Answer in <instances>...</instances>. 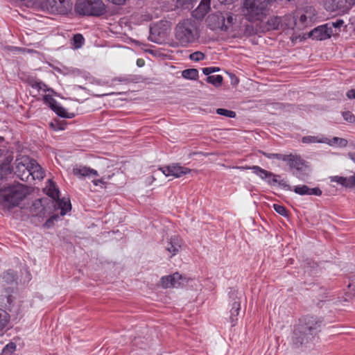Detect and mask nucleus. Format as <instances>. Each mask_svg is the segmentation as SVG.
Instances as JSON below:
<instances>
[{
    "instance_id": "de8ad7c7",
    "label": "nucleus",
    "mask_w": 355,
    "mask_h": 355,
    "mask_svg": "<svg viewBox=\"0 0 355 355\" xmlns=\"http://www.w3.org/2000/svg\"><path fill=\"white\" fill-rule=\"evenodd\" d=\"M59 216L58 214L53 215L46 221L44 226L50 227L53 224L54 221L57 220Z\"/></svg>"
},
{
    "instance_id": "f8f14e48",
    "label": "nucleus",
    "mask_w": 355,
    "mask_h": 355,
    "mask_svg": "<svg viewBox=\"0 0 355 355\" xmlns=\"http://www.w3.org/2000/svg\"><path fill=\"white\" fill-rule=\"evenodd\" d=\"M329 25V24H326L315 28L309 33V37L316 40H324L329 38L333 34V30Z\"/></svg>"
},
{
    "instance_id": "e433bc0d",
    "label": "nucleus",
    "mask_w": 355,
    "mask_h": 355,
    "mask_svg": "<svg viewBox=\"0 0 355 355\" xmlns=\"http://www.w3.org/2000/svg\"><path fill=\"white\" fill-rule=\"evenodd\" d=\"M224 16L225 17V25L227 26H225V29L223 31H227L229 27L234 24L236 19L233 15L229 12L225 13Z\"/></svg>"
},
{
    "instance_id": "a211bd4d",
    "label": "nucleus",
    "mask_w": 355,
    "mask_h": 355,
    "mask_svg": "<svg viewBox=\"0 0 355 355\" xmlns=\"http://www.w3.org/2000/svg\"><path fill=\"white\" fill-rule=\"evenodd\" d=\"M73 173L74 175L79 178H94L98 176V173L96 170L91 168L85 166H78L73 168Z\"/></svg>"
},
{
    "instance_id": "7ed1b4c3",
    "label": "nucleus",
    "mask_w": 355,
    "mask_h": 355,
    "mask_svg": "<svg viewBox=\"0 0 355 355\" xmlns=\"http://www.w3.org/2000/svg\"><path fill=\"white\" fill-rule=\"evenodd\" d=\"M272 0H244L243 13L250 21H261L267 15Z\"/></svg>"
},
{
    "instance_id": "aec40b11",
    "label": "nucleus",
    "mask_w": 355,
    "mask_h": 355,
    "mask_svg": "<svg viewBox=\"0 0 355 355\" xmlns=\"http://www.w3.org/2000/svg\"><path fill=\"white\" fill-rule=\"evenodd\" d=\"M331 182H337L338 184L346 188L355 187V175H352L349 178L335 175L329 178Z\"/></svg>"
},
{
    "instance_id": "ea45409f",
    "label": "nucleus",
    "mask_w": 355,
    "mask_h": 355,
    "mask_svg": "<svg viewBox=\"0 0 355 355\" xmlns=\"http://www.w3.org/2000/svg\"><path fill=\"white\" fill-rule=\"evenodd\" d=\"M273 208L279 214L283 216H288V212L285 207L278 205V204H274Z\"/></svg>"
},
{
    "instance_id": "bb28decb",
    "label": "nucleus",
    "mask_w": 355,
    "mask_h": 355,
    "mask_svg": "<svg viewBox=\"0 0 355 355\" xmlns=\"http://www.w3.org/2000/svg\"><path fill=\"white\" fill-rule=\"evenodd\" d=\"M311 169L309 166L306 164L304 165V168L302 170H297L293 173L294 175H295L298 179L304 181L306 180L310 173Z\"/></svg>"
},
{
    "instance_id": "49530a36",
    "label": "nucleus",
    "mask_w": 355,
    "mask_h": 355,
    "mask_svg": "<svg viewBox=\"0 0 355 355\" xmlns=\"http://www.w3.org/2000/svg\"><path fill=\"white\" fill-rule=\"evenodd\" d=\"M313 15H314V13H310V14H309V15L302 14L300 17L299 21L300 24H302V25H304L307 21L308 19H309V21H311L312 20Z\"/></svg>"
},
{
    "instance_id": "864d4df0",
    "label": "nucleus",
    "mask_w": 355,
    "mask_h": 355,
    "mask_svg": "<svg viewBox=\"0 0 355 355\" xmlns=\"http://www.w3.org/2000/svg\"><path fill=\"white\" fill-rule=\"evenodd\" d=\"M347 96L349 99H354L355 98V89H350L347 92Z\"/></svg>"
},
{
    "instance_id": "a18cd8bd",
    "label": "nucleus",
    "mask_w": 355,
    "mask_h": 355,
    "mask_svg": "<svg viewBox=\"0 0 355 355\" xmlns=\"http://www.w3.org/2000/svg\"><path fill=\"white\" fill-rule=\"evenodd\" d=\"M220 71L219 67H205L202 69V72L205 75L209 76L211 73L217 72Z\"/></svg>"
},
{
    "instance_id": "5fc2aeb1",
    "label": "nucleus",
    "mask_w": 355,
    "mask_h": 355,
    "mask_svg": "<svg viewBox=\"0 0 355 355\" xmlns=\"http://www.w3.org/2000/svg\"><path fill=\"white\" fill-rule=\"evenodd\" d=\"M108 1L115 5H122L125 2L126 0H108Z\"/></svg>"
},
{
    "instance_id": "052dcab7",
    "label": "nucleus",
    "mask_w": 355,
    "mask_h": 355,
    "mask_svg": "<svg viewBox=\"0 0 355 355\" xmlns=\"http://www.w3.org/2000/svg\"><path fill=\"white\" fill-rule=\"evenodd\" d=\"M0 140H3V138H2V137H0Z\"/></svg>"
},
{
    "instance_id": "4468645a",
    "label": "nucleus",
    "mask_w": 355,
    "mask_h": 355,
    "mask_svg": "<svg viewBox=\"0 0 355 355\" xmlns=\"http://www.w3.org/2000/svg\"><path fill=\"white\" fill-rule=\"evenodd\" d=\"M184 278L178 272H175L173 275L163 277L161 279L162 285L164 288H178L183 285Z\"/></svg>"
},
{
    "instance_id": "ddd939ff",
    "label": "nucleus",
    "mask_w": 355,
    "mask_h": 355,
    "mask_svg": "<svg viewBox=\"0 0 355 355\" xmlns=\"http://www.w3.org/2000/svg\"><path fill=\"white\" fill-rule=\"evenodd\" d=\"M207 26L211 30L225 29V17L223 13L211 14L207 18Z\"/></svg>"
},
{
    "instance_id": "f704fd0d",
    "label": "nucleus",
    "mask_w": 355,
    "mask_h": 355,
    "mask_svg": "<svg viewBox=\"0 0 355 355\" xmlns=\"http://www.w3.org/2000/svg\"><path fill=\"white\" fill-rule=\"evenodd\" d=\"M31 87L34 89H37L38 91L46 92L49 90L48 86L42 83V81H35L31 84Z\"/></svg>"
},
{
    "instance_id": "39448f33",
    "label": "nucleus",
    "mask_w": 355,
    "mask_h": 355,
    "mask_svg": "<svg viewBox=\"0 0 355 355\" xmlns=\"http://www.w3.org/2000/svg\"><path fill=\"white\" fill-rule=\"evenodd\" d=\"M27 193L21 184L9 187L0 191V203L8 208L17 206Z\"/></svg>"
},
{
    "instance_id": "6ab92c4d",
    "label": "nucleus",
    "mask_w": 355,
    "mask_h": 355,
    "mask_svg": "<svg viewBox=\"0 0 355 355\" xmlns=\"http://www.w3.org/2000/svg\"><path fill=\"white\" fill-rule=\"evenodd\" d=\"M285 162H287L290 168H295V171L304 169L306 164L305 161L300 156L293 154L286 155Z\"/></svg>"
},
{
    "instance_id": "8fccbe9b",
    "label": "nucleus",
    "mask_w": 355,
    "mask_h": 355,
    "mask_svg": "<svg viewBox=\"0 0 355 355\" xmlns=\"http://www.w3.org/2000/svg\"><path fill=\"white\" fill-rule=\"evenodd\" d=\"M110 178V176L109 175L107 178H106L105 176H103L100 179H94L92 180V182L93 184L95 185V186H98L99 184H106V182H105V180H107Z\"/></svg>"
},
{
    "instance_id": "bf43d9fd",
    "label": "nucleus",
    "mask_w": 355,
    "mask_h": 355,
    "mask_svg": "<svg viewBox=\"0 0 355 355\" xmlns=\"http://www.w3.org/2000/svg\"><path fill=\"white\" fill-rule=\"evenodd\" d=\"M349 287H352V286L355 287V285L353 283H352V284H349Z\"/></svg>"
},
{
    "instance_id": "6e6d98bb",
    "label": "nucleus",
    "mask_w": 355,
    "mask_h": 355,
    "mask_svg": "<svg viewBox=\"0 0 355 355\" xmlns=\"http://www.w3.org/2000/svg\"><path fill=\"white\" fill-rule=\"evenodd\" d=\"M137 64L139 67H142L144 64V61L142 59H138L137 61Z\"/></svg>"
},
{
    "instance_id": "4c0bfd02",
    "label": "nucleus",
    "mask_w": 355,
    "mask_h": 355,
    "mask_svg": "<svg viewBox=\"0 0 355 355\" xmlns=\"http://www.w3.org/2000/svg\"><path fill=\"white\" fill-rule=\"evenodd\" d=\"M8 322V314L3 311H0V331H1Z\"/></svg>"
},
{
    "instance_id": "2f4dec72",
    "label": "nucleus",
    "mask_w": 355,
    "mask_h": 355,
    "mask_svg": "<svg viewBox=\"0 0 355 355\" xmlns=\"http://www.w3.org/2000/svg\"><path fill=\"white\" fill-rule=\"evenodd\" d=\"M223 80V78L221 75L209 76L207 78V82L212 84L216 87L221 85Z\"/></svg>"
},
{
    "instance_id": "58836bf2",
    "label": "nucleus",
    "mask_w": 355,
    "mask_h": 355,
    "mask_svg": "<svg viewBox=\"0 0 355 355\" xmlns=\"http://www.w3.org/2000/svg\"><path fill=\"white\" fill-rule=\"evenodd\" d=\"M283 21L286 24V26L288 28H293L297 24L295 18L291 15L286 16L283 19Z\"/></svg>"
},
{
    "instance_id": "4d7b16f0",
    "label": "nucleus",
    "mask_w": 355,
    "mask_h": 355,
    "mask_svg": "<svg viewBox=\"0 0 355 355\" xmlns=\"http://www.w3.org/2000/svg\"><path fill=\"white\" fill-rule=\"evenodd\" d=\"M348 156L351 159H352L355 162V153H349L348 154ZM355 175V173L354 174Z\"/></svg>"
},
{
    "instance_id": "423d86ee",
    "label": "nucleus",
    "mask_w": 355,
    "mask_h": 355,
    "mask_svg": "<svg viewBox=\"0 0 355 355\" xmlns=\"http://www.w3.org/2000/svg\"><path fill=\"white\" fill-rule=\"evenodd\" d=\"M74 10L83 16L100 17L106 12V7L102 0H78Z\"/></svg>"
},
{
    "instance_id": "37998d69",
    "label": "nucleus",
    "mask_w": 355,
    "mask_h": 355,
    "mask_svg": "<svg viewBox=\"0 0 355 355\" xmlns=\"http://www.w3.org/2000/svg\"><path fill=\"white\" fill-rule=\"evenodd\" d=\"M189 58L191 60L198 62L202 60L205 58V55L200 51H196L190 54Z\"/></svg>"
},
{
    "instance_id": "0eeeda50",
    "label": "nucleus",
    "mask_w": 355,
    "mask_h": 355,
    "mask_svg": "<svg viewBox=\"0 0 355 355\" xmlns=\"http://www.w3.org/2000/svg\"><path fill=\"white\" fill-rule=\"evenodd\" d=\"M42 10L51 14H67L72 8L71 0H44L40 1Z\"/></svg>"
},
{
    "instance_id": "412c9836",
    "label": "nucleus",
    "mask_w": 355,
    "mask_h": 355,
    "mask_svg": "<svg viewBox=\"0 0 355 355\" xmlns=\"http://www.w3.org/2000/svg\"><path fill=\"white\" fill-rule=\"evenodd\" d=\"M211 0H202L192 15L197 19L203 18L210 9Z\"/></svg>"
},
{
    "instance_id": "9d476101",
    "label": "nucleus",
    "mask_w": 355,
    "mask_h": 355,
    "mask_svg": "<svg viewBox=\"0 0 355 355\" xmlns=\"http://www.w3.org/2000/svg\"><path fill=\"white\" fill-rule=\"evenodd\" d=\"M354 5V3L349 0H327L325 2L327 10H340L343 12L348 11Z\"/></svg>"
},
{
    "instance_id": "dca6fc26",
    "label": "nucleus",
    "mask_w": 355,
    "mask_h": 355,
    "mask_svg": "<svg viewBox=\"0 0 355 355\" xmlns=\"http://www.w3.org/2000/svg\"><path fill=\"white\" fill-rule=\"evenodd\" d=\"M183 242L178 235L171 236L165 245L166 250L171 254V257L177 254L182 249Z\"/></svg>"
},
{
    "instance_id": "603ef678",
    "label": "nucleus",
    "mask_w": 355,
    "mask_h": 355,
    "mask_svg": "<svg viewBox=\"0 0 355 355\" xmlns=\"http://www.w3.org/2000/svg\"><path fill=\"white\" fill-rule=\"evenodd\" d=\"M272 159H281L283 161H286V155L279 154V153H273L272 154Z\"/></svg>"
},
{
    "instance_id": "c9c22d12",
    "label": "nucleus",
    "mask_w": 355,
    "mask_h": 355,
    "mask_svg": "<svg viewBox=\"0 0 355 355\" xmlns=\"http://www.w3.org/2000/svg\"><path fill=\"white\" fill-rule=\"evenodd\" d=\"M73 45L75 48H80L84 43V38L82 35L76 34L73 37Z\"/></svg>"
},
{
    "instance_id": "4be33fe9",
    "label": "nucleus",
    "mask_w": 355,
    "mask_h": 355,
    "mask_svg": "<svg viewBox=\"0 0 355 355\" xmlns=\"http://www.w3.org/2000/svg\"><path fill=\"white\" fill-rule=\"evenodd\" d=\"M55 209L60 210V215L64 216L68 211L71 209V205L69 199L62 198H57L55 204Z\"/></svg>"
},
{
    "instance_id": "09e8293b",
    "label": "nucleus",
    "mask_w": 355,
    "mask_h": 355,
    "mask_svg": "<svg viewBox=\"0 0 355 355\" xmlns=\"http://www.w3.org/2000/svg\"><path fill=\"white\" fill-rule=\"evenodd\" d=\"M308 195L309 196L313 195V196H320L322 195V191L318 187H315V188H309V193H308Z\"/></svg>"
},
{
    "instance_id": "5701e85b",
    "label": "nucleus",
    "mask_w": 355,
    "mask_h": 355,
    "mask_svg": "<svg viewBox=\"0 0 355 355\" xmlns=\"http://www.w3.org/2000/svg\"><path fill=\"white\" fill-rule=\"evenodd\" d=\"M245 168L252 170L254 173L259 176L263 180H267L268 178H270L271 175H273V173L270 171H266L258 166L245 167Z\"/></svg>"
},
{
    "instance_id": "c03bdc74",
    "label": "nucleus",
    "mask_w": 355,
    "mask_h": 355,
    "mask_svg": "<svg viewBox=\"0 0 355 355\" xmlns=\"http://www.w3.org/2000/svg\"><path fill=\"white\" fill-rule=\"evenodd\" d=\"M196 1L197 0H177V3L180 6H184L185 8H189V6Z\"/></svg>"
},
{
    "instance_id": "3c124183",
    "label": "nucleus",
    "mask_w": 355,
    "mask_h": 355,
    "mask_svg": "<svg viewBox=\"0 0 355 355\" xmlns=\"http://www.w3.org/2000/svg\"><path fill=\"white\" fill-rule=\"evenodd\" d=\"M344 24V21L343 19H336L335 21H332L331 23H329V26H331V28H340Z\"/></svg>"
},
{
    "instance_id": "1a4fd4ad",
    "label": "nucleus",
    "mask_w": 355,
    "mask_h": 355,
    "mask_svg": "<svg viewBox=\"0 0 355 355\" xmlns=\"http://www.w3.org/2000/svg\"><path fill=\"white\" fill-rule=\"evenodd\" d=\"M159 170L162 171L163 174L166 176H173L176 178L189 174L192 171L191 169L180 166V164L177 163H173L168 166H164L159 168Z\"/></svg>"
},
{
    "instance_id": "393cba45",
    "label": "nucleus",
    "mask_w": 355,
    "mask_h": 355,
    "mask_svg": "<svg viewBox=\"0 0 355 355\" xmlns=\"http://www.w3.org/2000/svg\"><path fill=\"white\" fill-rule=\"evenodd\" d=\"M49 185L46 187V194L53 199L55 200L59 198V190L56 188L55 184L51 181L49 180Z\"/></svg>"
},
{
    "instance_id": "13d9d810",
    "label": "nucleus",
    "mask_w": 355,
    "mask_h": 355,
    "mask_svg": "<svg viewBox=\"0 0 355 355\" xmlns=\"http://www.w3.org/2000/svg\"><path fill=\"white\" fill-rule=\"evenodd\" d=\"M272 154H273V153H263V155L265 157H268V158H269V159H272Z\"/></svg>"
},
{
    "instance_id": "b1692460",
    "label": "nucleus",
    "mask_w": 355,
    "mask_h": 355,
    "mask_svg": "<svg viewBox=\"0 0 355 355\" xmlns=\"http://www.w3.org/2000/svg\"><path fill=\"white\" fill-rule=\"evenodd\" d=\"M241 309V302L239 300L234 301L232 304V309L230 310V321L232 325H234V322L237 320V316Z\"/></svg>"
},
{
    "instance_id": "c756f323",
    "label": "nucleus",
    "mask_w": 355,
    "mask_h": 355,
    "mask_svg": "<svg viewBox=\"0 0 355 355\" xmlns=\"http://www.w3.org/2000/svg\"><path fill=\"white\" fill-rule=\"evenodd\" d=\"M183 78L189 80H196L198 77V71L196 69H188L182 71Z\"/></svg>"
},
{
    "instance_id": "2eb2a0df",
    "label": "nucleus",
    "mask_w": 355,
    "mask_h": 355,
    "mask_svg": "<svg viewBox=\"0 0 355 355\" xmlns=\"http://www.w3.org/2000/svg\"><path fill=\"white\" fill-rule=\"evenodd\" d=\"M5 146H0V157L4 156L2 162L0 164V171L1 175H6L11 173L10 163L13 159V157L10 154H8Z\"/></svg>"
},
{
    "instance_id": "a19ab883",
    "label": "nucleus",
    "mask_w": 355,
    "mask_h": 355,
    "mask_svg": "<svg viewBox=\"0 0 355 355\" xmlns=\"http://www.w3.org/2000/svg\"><path fill=\"white\" fill-rule=\"evenodd\" d=\"M344 119L349 123H355V116L349 111L342 112Z\"/></svg>"
},
{
    "instance_id": "f03ea898",
    "label": "nucleus",
    "mask_w": 355,
    "mask_h": 355,
    "mask_svg": "<svg viewBox=\"0 0 355 355\" xmlns=\"http://www.w3.org/2000/svg\"><path fill=\"white\" fill-rule=\"evenodd\" d=\"M200 35V24L192 18L180 20L175 28V38L182 46L196 42Z\"/></svg>"
},
{
    "instance_id": "20e7f679",
    "label": "nucleus",
    "mask_w": 355,
    "mask_h": 355,
    "mask_svg": "<svg viewBox=\"0 0 355 355\" xmlns=\"http://www.w3.org/2000/svg\"><path fill=\"white\" fill-rule=\"evenodd\" d=\"M17 169L18 172L22 171L20 175L22 180L28 181L30 175L32 179L42 180L44 177V171L40 165L33 159L28 157H23L20 159H17Z\"/></svg>"
},
{
    "instance_id": "72a5a7b5",
    "label": "nucleus",
    "mask_w": 355,
    "mask_h": 355,
    "mask_svg": "<svg viewBox=\"0 0 355 355\" xmlns=\"http://www.w3.org/2000/svg\"><path fill=\"white\" fill-rule=\"evenodd\" d=\"M216 114L225 116L230 118H235L236 112L232 110H228L223 108H218L216 111Z\"/></svg>"
},
{
    "instance_id": "473e14b6",
    "label": "nucleus",
    "mask_w": 355,
    "mask_h": 355,
    "mask_svg": "<svg viewBox=\"0 0 355 355\" xmlns=\"http://www.w3.org/2000/svg\"><path fill=\"white\" fill-rule=\"evenodd\" d=\"M293 191L300 196L308 195L309 187L306 185H297L293 188Z\"/></svg>"
},
{
    "instance_id": "7c9ffc66",
    "label": "nucleus",
    "mask_w": 355,
    "mask_h": 355,
    "mask_svg": "<svg viewBox=\"0 0 355 355\" xmlns=\"http://www.w3.org/2000/svg\"><path fill=\"white\" fill-rule=\"evenodd\" d=\"M302 141L304 144H311V143H324L327 141L326 137L319 138L315 136H305L302 138Z\"/></svg>"
},
{
    "instance_id": "79ce46f5",
    "label": "nucleus",
    "mask_w": 355,
    "mask_h": 355,
    "mask_svg": "<svg viewBox=\"0 0 355 355\" xmlns=\"http://www.w3.org/2000/svg\"><path fill=\"white\" fill-rule=\"evenodd\" d=\"M15 349L16 345L14 343H9L4 347L3 352L6 354H11L15 351Z\"/></svg>"
},
{
    "instance_id": "f3484780",
    "label": "nucleus",
    "mask_w": 355,
    "mask_h": 355,
    "mask_svg": "<svg viewBox=\"0 0 355 355\" xmlns=\"http://www.w3.org/2000/svg\"><path fill=\"white\" fill-rule=\"evenodd\" d=\"M3 279L8 285H10L5 288L6 296L7 297L8 302H10L11 293H13L15 286L16 284V277L15 272L13 271H8L5 272L3 275Z\"/></svg>"
},
{
    "instance_id": "6e6552de",
    "label": "nucleus",
    "mask_w": 355,
    "mask_h": 355,
    "mask_svg": "<svg viewBox=\"0 0 355 355\" xmlns=\"http://www.w3.org/2000/svg\"><path fill=\"white\" fill-rule=\"evenodd\" d=\"M170 29L167 21H161L150 27L149 39L152 42L161 44L167 38Z\"/></svg>"
},
{
    "instance_id": "a878e982",
    "label": "nucleus",
    "mask_w": 355,
    "mask_h": 355,
    "mask_svg": "<svg viewBox=\"0 0 355 355\" xmlns=\"http://www.w3.org/2000/svg\"><path fill=\"white\" fill-rule=\"evenodd\" d=\"M324 144H327L330 146H337L340 148H343L347 146L348 141L346 139L339 138V137H334L331 139H329L327 138V141Z\"/></svg>"
},
{
    "instance_id": "f257e3e1",
    "label": "nucleus",
    "mask_w": 355,
    "mask_h": 355,
    "mask_svg": "<svg viewBox=\"0 0 355 355\" xmlns=\"http://www.w3.org/2000/svg\"><path fill=\"white\" fill-rule=\"evenodd\" d=\"M322 321L314 316H306L295 327L293 345L298 348L309 343L320 331Z\"/></svg>"
},
{
    "instance_id": "cd10ccee",
    "label": "nucleus",
    "mask_w": 355,
    "mask_h": 355,
    "mask_svg": "<svg viewBox=\"0 0 355 355\" xmlns=\"http://www.w3.org/2000/svg\"><path fill=\"white\" fill-rule=\"evenodd\" d=\"M279 175H275L273 173V175H271L270 178H268V182L270 184H278L279 186L283 187L284 188H286L288 190L291 191L292 188L290 185L286 184V182L284 180H278L277 178H279Z\"/></svg>"
},
{
    "instance_id": "9b49d317",
    "label": "nucleus",
    "mask_w": 355,
    "mask_h": 355,
    "mask_svg": "<svg viewBox=\"0 0 355 355\" xmlns=\"http://www.w3.org/2000/svg\"><path fill=\"white\" fill-rule=\"evenodd\" d=\"M43 100L44 103L49 105V107L53 110L58 116L62 118L71 119L74 117V114L69 113L66 111V110L61 107L57 101L53 98L51 95H44L43 97Z\"/></svg>"
},
{
    "instance_id": "c85d7f7f",
    "label": "nucleus",
    "mask_w": 355,
    "mask_h": 355,
    "mask_svg": "<svg viewBox=\"0 0 355 355\" xmlns=\"http://www.w3.org/2000/svg\"><path fill=\"white\" fill-rule=\"evenodd\" d=\"M268 26L272 29H279L283 26V19L280 17H272L268 21Z\"/></svg>"
}]
</instances>
